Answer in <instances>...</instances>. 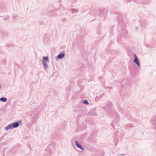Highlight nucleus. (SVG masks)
<instances>
[{"mask_svg": "<svg viewBox=\"0 0 156 156\" xmlns=\"http://www.w3.org/2000/svg\"><path fill=\"white\" fill-rule=\"evenodd\" d=\"M78 10L77 9H74L72 11V12L73 13L74 12H78Z\"/></svg>", "mask_w": 156, "mask_h": 156, "instance_id": "nucleus-13", "label": "nucleus"}, {"mask_svg": "<svg viewBox=\"0 0 156 156\" xmlns=\"http://www.w3.org/2000/svg\"><path fill=\"white\" fill-rule=\"evenodd\" d=\"M53 75L54 76V75L57 76L58 75V72H56L55 73H53Z\"/></svg>", "mask_w": 156, "mask_h": 156, "instance_id": "nucleus-12", "label": "nucleus"}, {"mask_svg": "<svg viewBox=\"0 0 156 156\" xmlns=\"http://www.w3.org/2000/svg\"><path fill=\"white\" fill-rule=\"evenodd\" d=\"M45 151H47L48 152L47 153H46V154H47L48 156H50L51 155V151L49 148L47 147V148H46L45 150Z\"/></svg>", "mask_w": 156, "mask_h": 156, "instance_id": "nucleus-6", "label": "nucleus"}, {"mask_svg": "<svg viewBox=\"0 0 156 156\" xmlns=\"http://www.w3.org/2000/svg\"><path fill=\"white\" fill-rule=\"evenodd\" d=\"M22 123L21 121H19L15 122H13L12 123V126L14 128H16L21 125Z\"/></svg>", "mask_w": 156, "mask_h": 156, "instance_id": "nucleus-3", "label": "nucleus"}, {"mask_svg": "<svg viewBox=\"0 0 156 156\" xmlns=\"http://www.w3.org/2000/svg\"><path fill=\"white\" fill-rule=\"evenodd\" d=\"M14 128L12 123L8 125L6 127H5V129L8 130L9 129H12Z\"/></svg>", "mask_w": 156, "mask_h": 156, "instance_id": "nucleus-7", "label": "nucleus"}, {"mask_svg": "<svg viewBox=\"0 0 156 156\" xmlns=\"http://www.w3.org/2000/svg\"><path fill=\"white\" fill-rule=\"evenodd\" d=\"M137 28H138V27H136V29H137Z\"/></svg>", "mask_w": 156, "mask_h": 156, "instance_id": "nucleus-18", "label": "nucleus"}, {"mask_svg": "<svg viewBox=\"0 0 156 156\" xmlns=\"http://www.w3.org/2000/svg\"><path fill=\"white\" fill-rule=\"evenodd\" d=\"M48 60V56L43 57L42 62L44 66V68L45 70H46L48 67L47 62Z\"/></svg>", "mask_w": 156, "mask_h": 156, "instance_id": "nucleus-1", "label": "nucleus"}, {"mask_svg": "<svg viewBox=\"0 0 156 156\" xmlns=\"http://www.w3.org/2000/svg\"><path fill=\"white\" fill-rule=\"evenodd\" d=\"M0 100L2 101L5 102L7 101V99L6 98L2 97L0 98Z\"/></svg>", "mask_w": 156, "mask_h": 156, "instance_id": "nucleus-9", "label": "nucleus"}, {"mask_svg": "<svg viewBox=\"0 0 156 156\" xmlns=\"http://www.w3.org/2000/svg\"><path fill=\"white\" fill-rule=\"evenodd\" d=\"M65 18H64V19H62V21L63 22H64V21H65Z\"/></svg>", "mask_w": 156, "mask_h": 156, "instance_id": "nucleus-15", "label": "nucleus"}, {"mask_svg": "<svg viewBox=\"0 0 156 156\" xmlns=\"http://www.w3.org/2000/svg\"><path fill=\"white\" fill-rule=\"evenodd\" d=\"M2 37L5 38L7 37L8 36V33L6 32H3V33H2Z\"/></svg>", "mask_w": 156, "mask_h": 156, "instance_id": "nucleus-8", "label": "nucleus"}, {"mask_svg": "<svg viewBox=\"0 0 156 156\" xmlns=\"http://www.w3.org/2000/svg\"><path fill=\"white\" fill-rule=\"evenodd\" d=\"M75 145L78 148L81 149L82 151H84V148L77 141H75Z\"/></svg>", "mask_w": 156, "mask_h": 156, "instance_id": "nucleus-5", "label": "nucleus"}, {"mask_svg": "<svg viewBox=\"0 0 156 156\" xmlns=\"http://www.w3.org/2000/svg\"><path fill=\"white\" fill-rule=\"evenodd\" d=\"M6 46H7V47H10V45H6Z\"/></svg>", "mask_w": 156, "mask_h": 156, "instance_id": "nucleus-16", "label": "nucleus"}, {"mask_svg": "<svg viewBox=\"0 0 156 156\" xmlns=\"http://www.w3.org/2000/svg\"><path fill=\"white\" fill-rule=\"evenodd\" d=\"M32 112L33 114H35L36 113H37V112L36 109L35 108L33 109L32 110Z\"/></svg>", "mask_w": 156, "mask_h": 156, "instance_id": "nucleus-11", "label": "nucleus"}, {"mask_svg": "<svg viewBox=\"0 0 156 156\" xmlns=\"http://www.w3.org/2000/svg\"><path fill=\"white\" fill-rule=\"evenodd\" d=\"M104 11L105 12H106V10L104 9V10H103V12H104ZM100 13L99 15H101L102 11H100Z\"/></svg>", "mask_w": 156, "mask_h": 156, "instance_id": "nucleus-14", "label": "nucleus"}, {"mask_svg": "<svg viewBox=\"0 0 156 156\" xmlns=\"http://www.w3.org/2000/svg\"><path fill=\"white\" fill-rule=\"evenodd\" d=\"M117 18L118 20H119V16H117Z\"/></svg>", "mask_w": 156, "mask_h": 156, "instance_id": "nucleus-17", "label": "nucleus"}, {"mask_svg": "<svg viewBox=\"0 0 156 156\" xmlns=\"http://www.w3.org/2000/svg\"><path fill=\"white\" fill-rule=\"evenodd\" d=\"M134 58L133 60V62L137 65L138 67H139L140 66V64L139 60L138 59V58L137 56L135 54H134Z\"/></svg>", "mask_w": 156, "mask_h": 156, "instance_id": "nucleus-4", "label": "nucleus"}, {"mask_svg": "<svg viewBox=\"0 0 156 156\" xmlns=\"http://www.w3.org/2000/svg\"><path fill=\"white\" fill-rule=\"evenodd\" d=\"M83 103L85 105H88L89 104L87 100H83Z\"/></svg>", "mask_w": 156, "mask_h": 156, "instance_id": "nucleus-10", "label": "nucleus"}, {"mask_svg": "<svg viewBox=\"0 0 156 156\" xmlns=\"http://www.w3.org/2000/svg\"><path fill=\"white\" fill-rule=\"evenodd\" d=\"M65 51H62L60 54H59L57 57H56V60H58L59 59H61L63 58L65 56V54L64 53Z\"/></svg>", "mask_w": 156, "mask_h": 156, "instance_id": "nucleus-2", "label": "nucleus"}]
</instances>
